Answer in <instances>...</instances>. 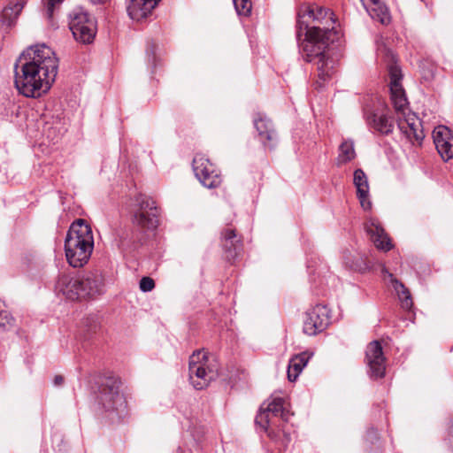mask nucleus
Here are the masks:
<instances>
[{"mask_svg": "<svg viewBox=\"0 0 453 453\" xmlns=\"http://www.w3.org/2000/svg\"><path fill=\"white\" fill-rule=\"evenodd\" d=\"M343 264L349 270L355 272L364 273L368 269L365 257L361 254H352L349 250L343 253Z\"/></svg>", "mask_w": 453, "mask_h": 453, "instance_id": "nucleus-25", "label": "nucleus"}, {"mask_svg": "<svg viewBox=\"0 0 453 453\" xmlns=\"http://www.w3.org/2000/svg\"><path fill=\"white\" fill-rule=\"evenodd\" d=\"M365 230L377 249L384 251L391 250V242L378 220L370 219L365 224Z\"/></svg>", "mask_w": 453, "mask_h": 453, "instance_id": "nucleus-16", "label": "nucleus"}, {"mask_svg": "<svg viewBox=\"0 0 453 453\" xmlns=\"http://www.w3.org/2000/svg\"><path fill=\"white\" fill-rule=\"evenodd\" d=\"M179 453H182V449L180 448H179Z\"/></svg>", "mask_w": 453, "mask_h": 453, "instance_id": "nucleus-35", "label": "nucleus"}, {"mask_svg": "<svg viewBox=\"0 0 453 453\" xmlns=\"http://www.w3.org/2000/svg\"><path fill=\"white\" fill-rule=\"evenodd\" d=\"M24 7V3L19 1L4 8L0 13V21L7 27L12 26Z\"/></svg>", "mask_w": 453, "mask_h": 453, "instance_id": "nucleus-24", "label": "nucleus"}, {"mask_svg": "<svg viewBox=\"0 0 453 453\" xmlns=\"http://www.w3.org/2000/svg\"><path fill=\"white\" fill-rule=\"evenodd\" d=\"M136 201L139 209L133 215V224L142 229H156L159 222L156 202L144 195H139Z\"/></svg>", "mask_w": 453, "mask_h": 453, "instance_id": "nucleus-10", "label": "nucleus"}, {"mask_svg": "<svg viewBox=\"0 0 453 453\" xmlns=\"http://www.w3.org/2000/svg\"><path fill=\"white\" fill-rule=\"evenodd\" d=\"M55 291L70 301L94 299L105 293L104 277L97 270L75 275L61 273L56 282Z\"/></svg>", "mask_w": 453, "mask_h": 453, "instance_id": "nucleus-4", "label": "nucleus"}, {"mask_svg": "<svg viewBox=\"0 0 453 453\" xmlns=\"http://www.w3.org/2000/svg\"><path fill=\"white\" fill-rule=\"evenodd\" d=\"M386 56L390 59L388 65L390 99L397 115V126L400 131L411 141L420 142L424 138L421 123L414 112L409 108L405 91L402 86V71L396 65L395 56L392 50L384 48Z\"/></svg>", "mask_w": 453, "mask_h": 453, "instance_id": "nucleus-3", "label": "nucleus"}, {"mask_svg": "<svg viewBox=\"0 0 453 453\" xmlns=\"http://www.w3.org/2000/svg\"><path fill=\"white\" fill-rule=\"evenodd\" d=\"M64 382V378L61 375H56L53 380L55 386H61Z\"/></svg>", "mask_w": 453, "mask_h": 453, "instance_id": "nucleus-33", "label": "nucleus"}, {"mask_svg": "<svg viewBox=\"0 0 453 453\" xmlns=\"http://www.w3.org/2000/svg\"><path fill=\"white\" fill-rule=\"evenodd\" d=\"M382 272L387 273L391 279L393 288L398 296L402 307L405 310H410L413 303L409 289L401 281L394 278L393 274L389 273L386 267H383Z\"/></svg>", "mask_w": 453, "mask_h": 453, "instance_id": "nucleus-22", "label": "nucleus"}, {"mask_svg": "<svg viewBox=\"0 0 453 453\" xmlns=\"http://www.w3.org/2000/svg\"><path fill=\"white\" fill-rule=\"evenodd\" d=\"M69 28L77 42L89 44L96 37L97 21L85 8L77 6L69 13Z\"/></svg>", "mask_w": 453, "mask_h": 453, "instance_id": "nucleus-8", "label": "nucleus"}, {"mask_svg": "<svg viewBox=\"0 0 453 453\" xmlns=\"http://www.w3.org/2000/svg\"><path fill=\"white\" fill-rule=\"evenodd\" d=\"M365 8L372 19L388 25L391 16L388 7L380 0H361Z\"/></svg>", "mask_w": 453, "mask_h": 453, "instance_id": "nucleus-20", "label": "nucleus"}, {"mask_svg": "<svg viewBox=\"0 0 453 453\" xmlns=\"http://www.w3.org/2000/svg\"><path fill=\"white\" fill-rule=\"evenodd\" d=\"M155 287L154 280L150 277H142L140 280V289L142 292L151 291Z\"/></svg>", "mask_w": 453, "mask_h": 453, "instance_id": "nucleus-32", "label": "nucleus"}, {"mask_svg": "<svg viewBox=\"0 0 453 453\" xmlns=\"http://www.w3.org/2000/svg\"><path fill=\"white\" fill-rule=\"evenodd\" d=\"M290 413L284 408V400L281 397L273 398L266 406L261 408L257 414L255 423L266 432L270 439H275L276 434L273 426L275 425V418H280L284 421H288Z\"/></svg>", "mask_w": 453, "mask_h": 453, "instance_id": "nucleus-9", "label": "nucleus"}, {"mask_svg": "<svg viewBox=\"0 0 453 453\" xmlns=\"http://www.w3.org/2000/svg\"><path fill=\"white\" fill-rule=\"evenodd\" d=\"M58 64L56 53L46 44L30 46L15 64L16 88L27 97H40L54 83Z\"/></svg>", "mask_w": 453, "mask_h": 453, "instance_id": "nucleus-2", "label": "nucleus"}, {"mask_svg": "<svg viewBox=\"0 0 453 453\" xmlns=\"http://www.w3.org/2000/svg\"><path fill=\"white\" fill-rule=\"evenodd\" d=\"M193 170L196 177L205 188H214L221 183V178L212 164L203 157L196 156L194 157Z\"/></svg>", "mask_w": 453, "mask_h": 453, "instance_id": "nucleus-13", "label": "nucleus"}, {"mask_svg": "<svg viewBox=\"0 0 453 453\" xmlns=\"http://www.w3.org/2000/svg\"><path fill=\"white\" fill-rule=\"evenodd\" d=\"M233 4L238 15L248 16L251 12L250 0H233Z\"/></svg>", "mask_w": 453, "mask_h": 453, "instance_id": "nucleus-28", "label": "nucleus"}, {"mask_svg": "<svg viewBox=\"0 0 453 453\" xmlns=\"http://www.w3.org/2000/svg\"><path fill=\"white\" fill-rule=\"evenodd\" d=\"M2 302L0 301V331H7L14 326V318L9 311L2 309Z\"/></svg>", "mask_w": 453, "mask_h": 453, "instance_id": "nucleus-27", "label": "nucleus"}, {"mask_svg": "<svg viewBox=\"0 0 453 453\" xmlns=\"http://www.w3.org/2000/svg\"><path fill=\"white\" fill-rule=\"evenodd\" d=\"M353 184L357 189V196L360 202L361 207L368 211L372 208V202L370 200V188L368 178L365 172L358 168L354 171Z\"/></svg>", "mask_w": 453, "mask_h": 453, "instance_id": "nucleus-15", "label": "nucleus"}, {"mask_svg": "<svg viewBox=\"0 0 453 453\" xmlns=\"http://www.w3.org/2000/svg\"><path fill=\"white\" fill-rule=\"evenodd\" d=\"M156 50L157 45L154 42H148L146 48V56L148 62L151 63L153 67H156Z\"/></svg>", "mask_w": 453, "mask_h": 453, "instance_id": "nucleus-31", "label": "nucleus"}, {"mask_svg": "<svg viewBox=\"0 0 453 453\" xmlns=\"http://www.w3.org/2000/svg\"><path fill=\"white\" fill-rule=\"evenodd\" d=\"M434 143L445 161L453 158V135L448 127L439 126L433 132Z\"/></svg>", "mask_w": 453, "mask_h": 453, "instance_id": "nucleus-14", "label": "nucleus"}, {"mask_svg": "<svg viewBox=\"0 0 453 453\" xmlns=\"http://www.w3.org/2000/svg\"><path fill=\"white\" fill-rule=\"evenodd\" d=\"M334 24V13L321 6L303 4L297 12L296 38L299 41L303 32L305 36L299 43V51L303 60L317 66L318 89L323 88L335 72V61L326 50L340 37Z\"/></svg>", "mask_w": 453, "mask_h": 453, "instance_id": "nucleus-1", "label": "nucleus"}, {"mask_svg": "<svg viewBox=\"0 0 453 453\" xmlns=\"http://www.w3.org/2000/svg\"><path fill=\"white\" fill-rule=\"evenodd\" d=\"M365 118L368 126L380 134L388 135L394 129V120L387 114L371 112L366 113Z\"/></svg>", "mask_w": 453, "mask_h": 453, "instance_id": "nucleus-19", "label": "nucleus"}, {"mask_svg": "<svg viewBox=\"0 0 453 453\" xmlns=\"http://www.w3.org/2000/svg\"><path fill=\"white\" fill-rule=\"evenodd\" d=\"M218 375L217 361L203 349L194 351L189 357L188 376L190 383L196 389H203Z\"/></svg>", "mask_w": 453, "mask_h": 453, "instance_id": "nucleus-6", "label": "nucleus"}, {"mask_svg": "<svg viewBox=\"0 0 453 453\" xmlns=\"http://www.w3.org/2000/svg\"><path fill=\"white\" fill-rule=\"evenodd\" d=\"M93 4H104L107 0H89Z\"/></svg>", "mask_w": 453, "mask_h": 453, "instance_id": "nucleus-34", "label": "nucleus"}, {"mask_svg": "<svg viewBox=\"0 0 453 453\" xmlns=\"http://www.w3.org/2000/svg\"><path fill=\"white\" fill-rule=\"evenodd\" d=\"M120 380L116 376L104 377L100 382L98 401L107 412L116 413L118 418H124L127 414V404L119 391Z\"/></svg>", "mask_w": 453, "mask_h": 453, "instance_id": "nucleus-7", "label": "nucleus"}, {"mask_svg": "<svg viewBox=\"0 0 453 453\" xmlns=\"http://www.w3.org/2000/svg\"><path fill=\"white\" fill-rule=\"evenodd\" d=\"M330 324L329 309L326 305L317 304L305 312L303 333L312 336L323 332Z\"/></svg>", "mask_w": 453, "mask_h": 453, "instance_id": "nucleus-11", "label": "nucleus"}, {"mask_svg": "<svg viewBox=\"0 0 453 453\" xmlns=\"http://www.w3.org/2000/svg\"><path fill=\"white\" fill-rule=\"evenodd\" d=\"M221 235L226 259L228 261L234 260L242 250V242L237 239L234 229H226Z\"/></svg>", "mask_w": 453, "mask_h": 453, "instance_id": "nucleus-21", "label": "nucleus"}, {"mask_svg": "<svg viewBox=\"0 0 453 453\" xmlns=\"http://www.w3.org/2000/svg\"><path fill=\"white\" fill-rule=\"evenodd\" d=\"M44 8H45V14L49 19H51L54 15L55 9L58 7V5L64 1V0H42Z\"/></svg>", "mask_w": 453, "mask_h": 453, "instance_id": "nucleus-29", "label": "nucleus"}, {"mask_svg": "<svg viewBox=\"0 0 453 453\" xmlns=\"http://www.w3.org/2000/svg\"><path fill=\"white\" fill-rule=\"evenodd\" d=\"M94 249L91 227L84 219L74 221L65 240L67 262L73 267H81L88 263Z\"/></svg>", "mask_w": 453, "mask_h": 453, "instance_id": "nucleus-5", "label": "nucleus"}, {"mask_svg": "<svg viewBox=\"0 0 453 453\" xmlns=\"http://www.w3.org/2000/svg\"><path fill=\"white\" fill-rule=\"evenodd\" d=\"M311 356L303 352L293 357L288 363V378L290 381H295L303 369L306 366L309 362Z\"/></svg>", "mask_w": 453, "mask_h": 453, "instance_id": "nucleus-23", "label": "nucleus"}, {"mask_svg": "<svg viewBox=\"0 0 453 453\" xmlns=\"http://www.w3.org/2000/svg\"><path fill=\"white\" fill-rule=\"evenodd\" d=\"M160 0H126L127 12L133 20L145 19Z\"/></svg>", "mask_w": 453, "mask_h": 453, "instance_id": "nucleus-17", "label": "nucleus"}, {"mask_svg": "<svg viewBox=\"0 0 453 453\" xmlns=\"http://www.w3.org/2000/svg\"><path fill=\"white\" fill-rule=\"evenodd\" d=\"M356 157L354 142L351 139H345L339 146L337 164L344 165Z\"/></svg>", "mask_w": 453, "mask_h": 453, "instance_id": "nucleus-26", "label": "nucleus"}, {"mask_svg": "<svg viewBox=\"0 0 453 453\" xmlns=\"http://www.w3.org/2000/svg\"><path fill=\"white\" fill-rule=\"evenodd\" d=\"M275 439H273L275 441H279L280 445L285 449L288 448V444L291 441V435L289 433L286 432L284 429L282 430V437L280 436V432L276 433Z\"/></svg>", "mask_w": 453, "mask_h": 453, "instance_id": "nucleus-30", "label": "nucleus"}, {"mask_svg": "<svg viewBox=\"0 0 453 453\" xmlns=\"http://www.w3.org/2000/svg\"><path fill=\"white\" fill-rule=\"evenodd\" d=\"M254 126L264 146L269 149L273 148L277 141V134L272 121L265 117H259L254 119Z\"/></svg>", "mask_w": 453, "mask_h": 453, "instance_id": "nucleus-18", "label": "nucleus"}, {"mask_svg": "<svg viewBox=\"0 0 453 453\" xmlns=\"http://www.w3.org/2000/svg\"><path fill=\"white\" fill-rule=\"evenodd\" d=\"M365 360L369 367V374L372 379L382 378L386 371V358L379 341L371 342L365 350Z\"/></svg>", "mask_w": 453, "mask_h": 453, "instance_id": "nucleus-12", "label": "nucleus"}]
</instances>
